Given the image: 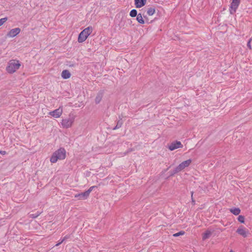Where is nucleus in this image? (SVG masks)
<instances>
[{
  "instance_id": "nucleus-1",
  "label": "nucleus",
  "mask_w": 252,
  "mask_h": 252,
  "mask_svg": "<svg viewBox=\"0 0 252 252\" xmlns=\"http://www.w3.org/2000/svg\"><path fill=\"white\" fill-rule=\"evenodd\" d=\"M66 158V151L63 148H60L55 151L52 155L50 161L51 163H54L58 160H63Z\"/></svg>"
},
{
  "instance_id": "nucleus-2",
  "label": "nucleus",
  "mask_w": 252,
  "mask_h": 252,
  "mask_svg": "<svg viewBox=\"0 0 252 252\" xmlns=\"http://www.w3.org/2000/svg\"><path fill=\"white\" fill-rule=\"evenodd\" d=\"M21 63L18 60H10L6 67V71L9 74H13L16 72L21 67Z\"/></svg>"
},
{
  "instance_id": "nucleus-3",
  "label": "nucleus",
  "mask_w": 252,
  "mask_h": 252,
  "mask_svg": "<svg viewBox=\"0 0 252 252\" xmlns=\"http://www.w3.org/2000/svg\"><path fill=\"white\" fill-rule=\"evenodd\" d=\"M93 31V28L91 26H89L84 29L78 35V42L79 43L84 42L92 33Z\"/></svg>"
},
{
  "instance_id": "nucleus-4",
  "label": "nucleus",
  "mask_w": 252,
  "mask_h": 252,
  "mask_svg": "<svg viewBox=\"0 0 252 252\" xmlns=\"http://www.w3.org/2000/svg\"><path fill=\"white\" fill-rule=\"evenodd\" d=\"M69 116V118H65L62 120L61 122V127L63 128H69L73 126L74 123L75 116L74 115L71 116V114H70Z\"/></svg>"
},
{
  "instance_id": "nucleus-5",
  "label": "nucleus",
  "mask_w": 252,
  "mask_h": 252,
  "mask_svg": "<svg viewBox=\"0 0 252 252\" xmlns=\"http://www.w3.org/2000/svg\"><path fill=\"white\" fill-rule=\"evenodd\" d=\"M192 160L190 159L184 161L171 172L170 176H173L174 174L183 170L185 168L189 166Z\"/></svg>"
},
{
  "instance_id": "nucleus-6",
  "label": "nucleus",
  "mask_w": 252,
  "mask_h": 252,
  "mask_svg": "<svg viewBox=\"0 0 252 252\" xmlns=\"http://www.w3.org/2000/svg\"><path fill=\"white\" fill-rule=\"evenodd\" d=\"M63 109L62 106H60L58 109L49 112L48 114L54 118H59L62 115Z\"/></svg>"
},
{
  "instance_id": "nucleus-7",
  "label": "nucleus",
  "mask_w": 252,
  "mask_h": 252,
  "mask_svg": "<svg viewBox=\"0 0 252 252\" xmlns=\"http://www.w3.org/2000/svg\"><path fill=\"white\" fill-rule=\"evenodd\" d=\"M240 3V0H232L229 8L230 14H233L234 13H235Z\"/></svg>"
},
{
  "instance_id": "nucleus-8",
  "label": "nucleus",
  "mask_w": 252,
  "mask_h": 252,
  "mask_svg": "<svg viewBox=\"0 0 252 252\" xmlns=\"http://www.w3.org/2000/svg\"><path fill=\"white\" fill-rule=\"evenodd\" d=\"M21 32V30L19 28H16L10 30L7 33V36L12 38L17 35Z\"/></svg>"
},
{
  "instance_id": "nucleus-9",
  "label": "nucleus",
  "mask_w": 252,
  "mask_h": 252,
  "mask_svg": "<svg viewBox=\"0 0 252 252\" xmlns=\"http://www.w3.org/2000/svg\"><path fill=\"white\" fill-rule=\"evenodd\" d=\"M183 147V146L181 144V142L176 141L171 143L169 146L168 148L170 150L173 151L176 149L182 148Z\"/></svg>"
},
{
  "instance_id": "nucleus-10",
  "label": "nucleus",
  "mask_w": 252,
  "mask_h": 252,
  "mask_svg": "<svg viewBox=\"0 0 252 252\" xmlns=\"http://www.w3.org/2000/svg\"><path fill=\"white\" fill-rule=\"evenodd\" d=\"M236 232L244 237H246L248 233V231H246V229L241 226L237 229Z\"/></svg>"
},
{
  "instance_id": "nucleus-11",
  "label": "nucleus",
  "mask_w": 252,
  "mask_h": 252,
  "mask_svg": "<svg viewBox=\"0 0 252 252\" xmlns=\"http://www.w3.org/2000/svg\"><path fill=\"white\" fill-rule=\"evenodd\" d=\"M147 0H134V4L136 8H141L144 6Z\"/></svg>"
},
{
  "instance_id": "nucleus-12",
  "label": "nucleus",
  "mask_w": 252,
  "mask_h": 252,
  "mask_svg": "<svg viewBox=\"0 0 252 252\" xmlns=\"http://www.w3.org/2000/svg\"><path fill=\"white\" fill-rule=\"evenodd\" d=\"M62 77L64 79H67L71 77V73L68 70H63L61 73Z\"/></svg>"
},
{
  "instance_id": "nucleus-13",
  "label": "nucleus",
  "mask_w": 252,
  "mask_h": 252,
  "mask_svg": "<svg viewBox=\"0 0 252 252\" xmlns=\"http://www.w3.org/2000/svg\"><path fill=\"white\" fill-rule=\"evenodd\" d=\"M212 232L210 230H207L205 233L202 234V239L205 240L208 239L212 235Z\"/></svg>"
},
{
  "instance_id": "nucleus-14",
  "label": "nucleus",
  "mask_w": 252,
  "mask_h": 252,
  "mask_svg": "<svg viewBox=\"0 0 252 252\" xmlns=\"http://www.w3.org/2000/svg\"><path fill=\"white\" fill-rule=\"evenodd\" d=\"M230 212L235 215H238L240 213L241 210L239 208H231L229 210Z\"/></svg>"
},
{
  "instance_id": "nucleus-15",
  "label": "nucleus",
  "mask_w": 252,
  "mask_h": 252,
  "mask_svg": "<svg viewBox=\"0 0 252 252\" xmlns=\"http://www.w3.org/2000/svg\"><path fill=\"white\" fill-rule=\"evenodd\" d=\"M136 20L137 22L140 24H143L145 21L143 18V17L141 14H138L137 16Z\"/></svg>"
},
{
  "instance_id": "nucleus-16",
  "label": "nucleus",
  "mask_w": 252,
  "mask_h": 252,
  "mask_svg": "<svg viewBox=\"0 0 252 252\" xmlns=\"http://www.w3.org/2000/svg\"><path fill=\"white\" fill-rule=\"evenodd\" d=\"M80 194H81V197L79 198V199H85L87 198V197L89 196V195L90 194L87 191H85L82 193H80Z\"/></svg>"
},
{
  "instance_id": "nucleus-17",
  "label": "nucleus",
  "mask_w": 252,
  "mask_h": 252,
  "mask_svg": "<svg viewBox=\"0 0 252 252\" xmlns=\"http://www.w3.org/2000/svg\"><path fill=\"white\" fill-rule=\"evenodd\" d=\"M155 12V9L153 7H150L148 8L147 10V14L149 16H152L153 15Z\"/></svg>"
},
{
  "instance_id": "nucleus-18",
  "label": "nucleus",
  "mask_w": 252,
  "mask_h": 252,
  "mask_svg": "<svg viewBox=\"0 0 252 252\" xmlns=\"http://www.w3.org/2000/svg\"><path fill=\"white\" fill-rule=\"evenodd\" d=\"M129 15L132 17H134L137 15V11L135 9H132L130 12Z\"/></svg>"
},
{
  "instance_id": "nucleus-19",
  "label": "nucleus",
  "mask_w": 252,
  "mask_h": 252,
  "mask_svg": "<svg viewBox=\"0 0 252 252\" xmlns=\"http://www.w3.org/2000/svg\"><path fill=\"white\" fill-rule=\"evenodd\" d=\"M102 99V95L101 94H98L95 99V101L96 103H98L100 102Z\"/></svg>"
},
{
  "instance_id": "nucleus-20",
  "label": "nucleus",
  "mask_w": 252,
  "mask_h": 252,
  "mask_svg": "<svg viewBox=\"0 0 252 252\" xmlns=\"http://www.w3.org/2000/svg\"><path fill=\"white\" fill-rule=\"evenodd\" d=\"M238 220L241 223H244L245 222V217L243 216L240 215L238 218Z\"/></svg>"
},
{
  "instance_id": "nucleus-21",
  "label": "nucleus",
  "mask_w": 252,
  "mask_h": 252,
  "mask_svg": "<svg viewBox=\"0 0 252 252\" xmlns=\"http://www.w3.org/2000/svg\"><path fill=\"white\" fill-rule=\"evenodd\" d=\"M7 20V18L6 17L0 19V26H1L5 23Z\"/></svg>"
},
{
  "instance_id": "nucleus-22",
  "label": "nucleus",
  "mask_w": 252,
  "mask_h": 252,
  "mask_svg": "<svg viewBox=\"0 0 252 252\" xmlns=\"http://www.w3.org/2000/svg\"><path fill=\"white\" fill-rule=\"evenodd\" d=\"M185 234V232L183 231H181L178 233H175L173 235V236L174 237H178V236H179L180 235H183Z\"/></svg>"
},
{
  "instance_id": "nucleus-23",
  "label": "nucleus",
  "mask_w": 252,
  "mask_h": 252,
  "mask_svg": "<svg viewBox=\"0 0 252 252\" xmlns=\"http://www.w3.org/2000/svg\"><path fill=\"white\" fill-rule=\"evenodd\" d=\"M193 191H191V202L193 204H195V200L194 199H193Z\"/></svg>"
},
{
  "instance_id": "nucleus-24",
  "label": "nucleus",
  "mask_w": 252,
  "mask_h": 252,
  "mask_svg": "<svg viewBox=\"0 0 252 252\" xmlns=\"http://www.w3.org/2000/svg\"><path fill=\"white\" fill-rule=\"evenodd\" d=\"M251 41H252V38H251V39L249 40V41H248V43H247V46H248V47H249V48L250 49H252V47H251Z\"/></svg>"
},
{
  "instance_id": "nucleus-25",
  "label": "nucleus",
  "mask_w": 252,
  "mask_h": 252,
  "mask_svg": "<svg viewBox=\"0 0 252 252\" xmlns=\"http://www.w3.org/2000/svg\"><path fill=\"white\" fill-rule=\"evenodd\" d=\"M95 187V186H92L90 188V189L87 190L89 193L90 194V192L93 190V189Z\"/></svg>"
},
{
  "instance_id": "nucleus-26",
  "label": "nucleus",
  "mask_w": 252,
  "mask_h": 252,
  "mask_svg": "<svg viewBox=\"0 0 252 252\" xmlns=\"http://www.w3.org/2000/svg\"><path fill=\"white\" fill-rule=\"evenodd\" d=\"M0 154L2 155H4L6 154V152L4 151H0Z\"/></svg>"
},
{
  "instance_id": "nucleus-27",
  "label": "nucleus",
  "mask_w": 252,
  "mask_h": 252,
  "mask_svg": "<svg viewBox=\"0 0 252 252\" xmlns=\"http://www.w3.org/2000/svg\"><path fill=\"white\" fill-rule=\"evenodd\" d=\"M64 240V239H63L60 242H59V243L57 244L56 245V246H59V245H60L61 244H62Z\"/></svg>"
},
{
  "instance_id": "nucleus-28",
  "label": "nucleus",
  "mask_w": 252,
  "mask_h": 252,
  "mask_svg": "<svg viewBox=\"0 0 252 252\" xmlns=\"http://www.w3.org/2000/svg\"><path fill=\"white\" fill-rule=\"evenodd\" d=\"M75 197H76V198L79 197V198H80L81 194L80 193V194H77L75 195Z\"/></svg>"
},
{
  "instance_id": "nucleus-29",
  "label": "nucleus",
  "mask_w": 252,
  "mask_h": 252,
  "mask_svg": "<svg viewBox=\"0 0 252 252\" xmlns=\"http://www.w3.org/2000/svg\"><path fill=\"white\" fill-rule=\"evenodd\" d=\"M230 252H234V251L233 250H230Z\"/></svg>"
}]
</instances>
